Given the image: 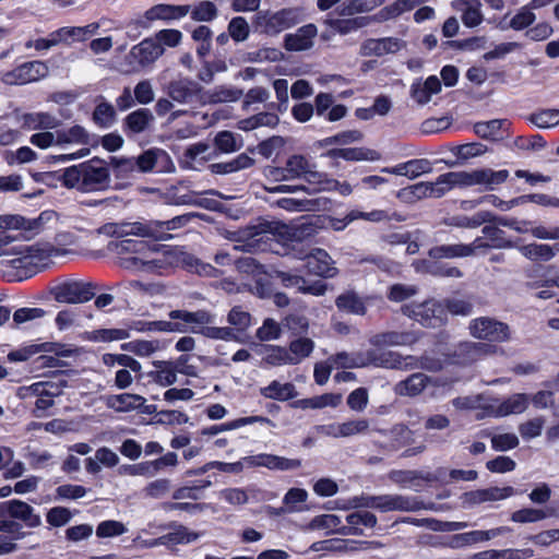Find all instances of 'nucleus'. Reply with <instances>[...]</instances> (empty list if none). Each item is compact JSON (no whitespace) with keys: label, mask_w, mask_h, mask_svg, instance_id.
I'll use <instances>...</instances> for the list:
<instances>
[{"label":"nucleus","mask_w":559,"mask_h":559,"mask_svg":"<svg viewBox=\"0 0 559 559\" xmlns=\"http://www.w3.org/2000/svg\"><path fill=\"white\" fill-rule=\"evenodd\" d=\"M61 182L64 187L80 192L103 191L109 186L110 171L103 159L92 158L66 168Z\"/></svg>","instance_id":"obj_1"},{"label":"nucleus","mask_w":559,"mask_h":559,"mask_svg":"<svg viewBox=\"0 0 559 559\" xmlns=\"http://www.w3.org/2000/svg\"><path fill=\"white\" fill-rule=\"evenodd\" d=\"M330 361L334 367L340 368H364L368 366L385 369L408 368L405 359L399 353L392 350L368 349L352 355L346 352H341L331 356Z\"/></svg>","instance_id":"obj_2"},{"label":"nucleus","mask_w":559,"mask_h":559,"mask_svg":"<svg viewBox=\"0 0 559 559\" xmlns=\"http://www.w3.org/2000/svg\"><path fill=\"white\" fill-rule=\"evenodd\" d=\"M192 218V214H183L175 216L167 221H150L134 222L122 224L114 234L119 236L135 235L140 237H148L156 240H167L173 236L168 233L187 225Z\"/></svg>","instance_id":"obj_3"},{"label":"nucleus","mask_w":559,"mask_h":559,"mask_svg":"<svg viewBox=\"0 0 559 559\" xmlns=\"http://www.w3.org/2000/svg\"><path fill=\"white\" fill-rule=\"evenodd\" d=\"M57 218L53 211H44L35 218H25L21 215L0 216V229L19 235L17 239H31L41 233L46 226Z\"/></svg>","instance_id":"obj_4"},{"label":"nucleus","mask_w":559,"mask_h":559,"mask_svg":"<svg viewBox=\"0 0 559 559\" xmlns=\"http://www.w3.org/2000/svg\"><path fill=\"white\" fill-rule=\"evenodd\" d=\"M165 49L152 37L145 38L134 45L124 57L123 72L136 73L154 64L164 53Z\"/></svg>","instance_id":"obj_5"},{"label":"nucleus","mask_w":559,"mask_h":559,"mask_svg":"<svg viewBox=\"0 0 559 559\" xmlns=\"http://www.w3.org/2000/svg\"><path fill=\"white\" fill-rule=\"evenodd\" d=\"M97 284L83 280H68L50 288V295L60 304H85L96 296Z\"/></svg>","instance_id":"obj_6"},{"label":"nucleus","mask_w":559,"mask_h":559,"mask_svg":"<svg viewBox=\"0 0 559 559\" xmlns=\"http://www.w3.org/2000/svg\"><path fill=\"white\" fill-rule=\"evenodd\" d=\"M302 21L299 8H285L273 13H260L257 16V27L266 35H277Z\"/></svg>","instance_id":"obj_7"},{"label":"nucleus","mask_w":559,"mask_h":559,"mask_svg":"<svg viewBox=\"0 0 559 559\" xmlns=\"http://www.w3.org/2000/svg\"><path fill=\"white\" fill-rule=\"evenodd\" d=\"M468 330L473 337L491 343H504L511 338L509 325L490 317L473 319Z\"/></svg>","instance_id":"obj_8"},{"label":"nucleus","mask_w":559,"mask_h":559,"mask_svg":"<svg viewBox=\"0 0 559 559\" xmlns=\"http://www.w3.org/2000/svg\"><path fill=\"white\" fill-rule=\"evenodd\" d=\"M403 313L426 328H439L447 321V312L442 302L428 300L421 304L404 306Z\"/></svg>","instance_id":"obj_9"},{"label":"nucleus","mask_w":559,"mask_h":559,"mask_svg":"<svg viewBox=\"0 0 559 559\" xmlns=\"http://www.w3.org/2000/svg\"><path fill=\"white\" fill-rule=\"evenodd\" d=\"M48 72V66L44 61L34 60L24 62L14 70L4 73L1 80L10 85L26 84L47 76Z\"/></svg>","instance_id":"obj_10"},{"label":"nucleus","mask_w":559,"mask_h":559,"mask_svg":"<svg viewBox=\"0 0 559 559\" xmlns=\"http://www.w3.org/2000/svg\"><path fill=\"white\" fill-rule=\"evenodd\" d=\"M0 518H11L22 521L27 527H38L41 525V518L35 513V510L28 503L13 499L0 502Z\"/></svg>","instance_id":"obj_11"},{"label":"nucleus","mask_w":559,"mask_h":559,"mask_svg":"<svg viewBox=\"0 0 559 559\" xmlns=\"http://www.w3.org/2000/svg\"><path fill=\"white\" fill-rule=\"evenodd\" d=\"M166 92L170 99L190 104L201 99L202 86L190 78L180 76L168 83Z\"/></svg>","instance_id":"obj_12"},{"label":"nucleus","mask_w":559,"mask_h":559,"mask_svg":"<svg viewBox=\"0 0 559 559\" xmlns=\"http://www.w3.org/2000/svg\"><path fill=\"white\" fill-rule=\"evenodd\" d=\"M425 503L416 497L403 495H380L377 496L376 510L380 512H417L425 509Z\"/></svg>","instance_id":"obj_13"},{"label":"nucleus","mask_w":559,"mask_h":559,"mask_svg":"<svg viewBox=\"0 0 559 559\" xmlns=\"http://www.w3.org/2000/svg\"><path fill=\"white\" fill-rule=\"evenodd\" d=\"M296 258L305 260V269L308 273L322 276L333 277L336 274V267L329 253L323 249H313L310 253H297Z\"/></svg>","instance_id":"obj_14"},{"label":"nucleus","mask_w":559,"mask_h":559,"mask_svg":"<svg viewBox=\"0 0 559 559\" xmlns=\"http://www.w3.org/2000/svg\"><path fill=\"white\" fill-rule=\"evenodd\" d=\"M509 177V171L492 170L490 168L475 169L473 171H464L465 186H483L486 190H493L497 186L502 185Z\"/></svg>","instance_id":"obj_15"},{"label":"nucleus","mask_w":559,"mask_h":559,"mask_svg":"<svg viewBox=\"0 0 559 559\" xmlns=\"http://www.w3.org/2000/svg\"><path fill=\"white\" fill-rule=\"evenodd\" d=\"M249 467H266L272 471H293L301 466L298 459H288L270 453H259L247 456Z\"/></svg>","instance_id":"obj_16"},{"label":"nucleus","mask_w":559,"mask_h":559,"mask_svg":"<svg viewBox=\"0 0 559 559\" xmlns=\"http://www.w3.org/2000/svg\"><path fill=\"white\" fill-rule=\"evenodd\" d=\"M405 47V41L396 37L370 38L362 43L360 55L364 57H382L395 53Z\"/></svg>","instance_id":"obj_17"},{"label":"nucleus","mask_w":559,"mask_h":559,"mask_svg":"<svg viewBox=\"0 0 559 559\" xmlns=\"http://www.w3.org/2000/svg\"><path fill=\"white\" fill-rule=\"evenodd\" d=\"M318 35V28L309 23L299 27L295 33L286 34L284 47L287 51H304L313 47V40Z\"/></svg>","instance_id":"obj_18"},{"label":"nucleus","mask_w":559,"mask_h":559,"mask_svg":"<svg viewBox=\"0 0 559 559\" xmlns=\"http://www.w3.org/2000/svg\"><path fill=\"white\" fill-rule=\"evenodd\" d=\"M168 316L171 320H178L177 323H182L185 325V332L189 329L193 333H200L202 328L213 322V316L205 310L194 312L171 310Z\"/></svg>","instance_id":"obj_19"},{"label":"nucleus","mask_w":559,"mask_h":559,"mask_svg":"<svg viewBox=\"0 0 559 559\" xmlns=\"http://www.w3.org/2000/svg\"><path fill=\"white\" fill-rule=\"evenodd\" d=\"M451 7L461 14L462 23L466 27H477L484 21L480 0H453Z\"/></svg>","instance_id":"obj_20"},{"label":"nucleus","mask_w":559,"mask_h":559,"mask_svg":"<svg viewBox=\"0 0 559 559\" xmlns=\"http://www.w3.org/2000/svg\"><path fill=\"white\" fill-rule=\"evenodd\" d=\"M416 336L409 332L386 331L372 335L369 344L374 350H383L384 347L408 346L416 342Z\"/></svg>","instance_id":"obj_21"},{"label":"nucleus","mask_w":559,"mask_h":559,"mask_svg":"<svg viewBox=\"0 0 559 559\" xmlns=\"http://www.w3.org/2000/svg\"><path fill=\"white\" fill-rule=\"evenodd\" d=\"M388 477L391 481L403 488L411 487L415 490H418V487L421 486V481L432 483L438 479V476L432 473L403 469H393L388 474Z\"/></svg>","instance_id":"obj_22"},{"label":"nucleus","mask_w":559,"mask_h":559,"mask_svg":"<svg viewBox=\"0 0 559 559\" xmlns=\"http://www.w3.org/2000/svg\"><path fill=\"white\" fill-rule=\"evenodd\" d=\"M456 187L466 188L464 170L442 174L436 179V181L429 182L430 198L439 199Z\"/></svg>","instance_id":"obj_23"},{"label":"nucleus","mask_w":559,"mask_h":559,"mask_svg":"<svg viewBox=\"0 0 559 559\" xmlns=\"http://www.w3.org/2000/svg\"><path fill=\"white\" fill-rule=\"evenodd\" d=\"M322 156L331 159L343 158L348 162H374L381 158L377 151L365 147L331 148L323 153Z\"/></svg>","instance_id":"obj_24"},{"label":"nucleus","mask_w":559,"mask_h":559,"mask_svg":"<svg viewBox=\"0 0 559 559\" xmlns=\"http://www.w3.org/2000/svg\"><path fill=\"white\" fill-rule=\"evenodd\" d=\"M19 253L23 255L11 261L12 266L17 270L26 269L32 264V260L34 258L43 260L56 255L58 253V249L51 245H33L20 250Z\"/></svg>","instance_id":"obj_25"},{"label":"nucleus","mask_w":559,"mask_h":559,"mask_svg":"<svg viewBox=\"0 0 559 559\" xmlns=\"http://www.w3.org/2000/svg\"><path fill=\"white\" fill-rule=\"evenodd\" d=\"M441 91V82L436 75H431L426 81L416 80L411 86V96L418 105H426L431 96Z\"/></svg>","instance_id":"obj_26"},{"label":"nucleus","mask_w":559,"mask_h":559,"mask_svg":"<svg viewBox=\"0 0 559 559\" xmlns=\"http://www.w3.org/2000/svg\"><path fill=\"white\" fill-rule=\"evenodd\" d=\"M367 298L361 297L355 290H346L335 299L336 308L345 313L365 316L367 313Z\"/></svg>","instance_id":"obj_27"},{"label":"nucleus","mask_w":559,"mask_h":559,"mask_svg":"<svg viewBox=\"0 0 559 559\" xmlns=\"http://www.w3.org/2000/svg\"><path fill=\"white\" fill-rule=\"evenodd\" d=\"M514 495L513 487H490L486 489H477L464 495L465 501L471 504H479L489 501H498Z\"/></svg>","instance_id":"obj_28"},{"label":"nucleus","mask_w":559,"mask_h":559,"mask_svg":"<svg viewBox=\"0 0 559 559\" xmlns=\"http://www.w3.org/2000/svg\"><path fill=\"white\" fill-rule=\"evenodd\" d=\"M480 245L477 243V240L473 245H441L431 248L428 252L431 259H453V258H464L474 254L476 248H479Z\"/></svg>","instance_id":"obj_29"},{"label":"nucleus","mask_w":559,"mask_h":559,"mask_svg":"<svg viewBox=\"0 0 559 559\" xmlns=\"http://www.w3.org/2000/svg\"><path fill=\"white\" fill-rule=\"evenodd\" d=\"M145 399L139 394L121 393L105 399L106 406L118 413L135 411L144 405Z\"/></svg>","instance_id":"obj_30"},{"label":"nucleus","mask_w":559,"mask_h":559,"mask_svg":"<svg viewBox=\"0 0 559 559\" xmlns=\"http://www.w3.org/2000/svg\"><path fill=\"white\" fill-rule=\"evenodd\" d=\"M424 0H395L389 5H385L379 10L374 15L373 20L377 22H386L395 20L406 12H411L416 7L423 3Z\"/></svg>","instance_id":"obj_31"},{"label":"nucleus","mask_w":559,"mask_h":559,"mask_svg":"<svg viewBox=\"0 0 559 559\" xmlns=\"http://www.w3.org/2000/svg\"><path fill=\"white\" fill-rule=\"evenodd\" d=\"M22 128L26 130L57 129L61 121L48 112H27L21 117Z\"/></svg>","instance_id":"obj_32"},{"label":"nucleus","mask_w":559,"mask_h":559,"mask_svg":"<svg viewBox=\"0 0 559 559\" xmlns=\"http://www.w3.org/2000/svg\"><path fill=\"white\" fill-rule=\"evenodd\" d=\"M190 12V5L156 4L150 8L144 17L147 21L176 20L186 16Z\"/></svg>","instance_id":"obj_33"},{"label":"nucleus","mask_w":559,"mask_h":559,"mask_svg":"<svg viewBox=\"0 0 559 559\" xmlns=\"http://www.w3.org/2000/svg\"><path fill=\"white\" fill-rule=\"evenodd\" d=\"M99 28V24L94 22L85 26H64L58 28L62 44L70 45L75 41H84L94 36Z\"/></svg>","instance_id":"obj_34"},{"label":"nucleus","mask_w":559,"mask_h":559,"mask_svg":"<svg viewBox=\"0 0 559 559\" xmlns=\"http://www.w3.org/2000/svg\"><path fill=\"white\" fill-rule=\"evenodd\" d=\"M155 370L148 372V377L160 386H169L177 381V367L173 361H153Z\"/></svg>","instance_id":"obj_35"},{"label":"nucleus","mask_w":559,"mask_h":559,"mask_svg":"<svg viewBox=\"0 0 559 559\" xmlns=\"http://www.w3.org/2000/svg\"><path fill=\"white\" fill-rule=\"evenodd\" d=\"M430 378L421 372L413 373L395 385V392L402 396H416L428 385Z\"/></svg>","instance_id":"obj_36"},{"label":"nucleus","mask_w":559,"mask_h":559,"mask_svg":"<svg viewBox=\"0 0 559 559\" xmlns=\"http://www.w3.org/2000/svg\"><path fill=\"white\" fill-rule=\"evenodd\" d=\"M155 148H150L143 152L135 158H120L115 159L116 166L122 169H138L141 173H148L154 170Z\"/></svg>","instance_id":"obj_37"},{"label":"nucleus","mask_w":559,"mask_h":559,"mask_svg":"<svg viewBox=\"0 0 559 559\" xmlns=\"http://www.w3.org/2000/svg\"><path fill=\"white\" fill-rule=\"evenodd\" d=\"M502 530L503 528L499 527V528H493V530H489V531H472V532L456 534L452 537L451 545H452V547L460 548V547L481 543L485 540H489V539L495 538L498 535H500L502 533Z\"/></svg>","instance_id":"obj_38"},{"label":"nucleus","mask_w":559,"mask_h":559,"mask_svg":"<svg viewBox=\"0 0 559 559\" xmlns=\"http://www.w3.org/2000/svg\"><path fill=\"white\" fill-rule=\"evenodd\" d=\"M57 145H87L90 143L88 132L79 124L69 129L56 131Z\"/></svg>","instance_id":"obj_39"},{"label":"nucleus","mask_w":559,"mask_h":559,"mask_svg":"<svg viewBox=\"0 0 559 559\" xmlns=\"http://www.w3.org/2000/svg\"><path fill=\"white\" fill-rule=\"evenodd\" d=\"M260 394L270 400L287 401L294 399L297 391L293 383H281L274 380L267 386L261 388Z\"/></svg>","instance_id":"obj_40"},{"label":"nucleus","mask_w":559,"mask_h":559,"mask_svg":"<svg viewBox=\"0 0 559 559\" xmlns=\"http://www.w3.org/2000/svg\"><path fill=\"white\" fill-rule=\"evenodd\" d=\"M153 119L154 117L150 109L140 108L124 118V127L130 133H141L147 129Z\"/></svg>","instance_id":"obj_41"},{"label":"nucleus","mask_w":559,"mask_h":559,"mask_svg":"<svg viewBox=\"0 0 559 559\" xmlns=\"http://www.w3.org/2000/svg\"><path fill=\"white\" fill-rule=\"evenodd\" d=\"M304 179L310 186V188H308L310 190V193L322 192V191L328 192L330 186L334 185L333 178H331L325 173L318 171L316 169V165L311 164V163L308 166V170H307Z\"/></svg>","instance_id":"obj_42"},{"label":"nucleus","mask_w":559,"mask_h":559,"mask_svg":"<svg viewBox=\"0 0 559 559\" xmlns=\"http://www.w3.org/2000/svg\"><path fill=\"white\" fill-rule=\"evenodd\" d=\"M384 2L385 0H347L338 8V14L341 16H352L358 13H368Z\"/></svg>","instance_id":"obj_43"},{"label":"nucleus","mask_w":559,"mask_h":559,"mask_svg":"<svg viewBox=\"0 0 559 559\" xmlns=\"http://www.w3.org/2000/svg\"><path fill=\"white\" fill-rule=\"evenodd\" d=\"M342 402V395L338 393H324L322 395L302 399L297 401L296 405L300 408L321 409L324 407H337Z\"/></svg>","instance_id":"obj_44"},{"label":"nucleus","mask_w":559,"mask_h":559,"mask_svg":"<svg viewBox=\"0 0 559 559\" xmlns=\"http://www.w3.org/2000/svg\"><path fill=\"white\" fill-rule=\"evenodd\" d=\"M314 349V342L307 337H299L289 343L287 348L292 365L300 364L305 358L309 357Z\"/></svg>","instance_id":"obj_45"},{"label":"nucleus","mask_w":559,"mask_h":559,"mask_svg":"<svg viewBox=\"0 0 559 559\" xmlns=\"http://www.w3.org/2000/svg\"><path fill=\"white\" fill-rule=\"evenodd\" d=\"M262 360L270 366L292 365L286 347L267 345L261 350Z\"/></svg>","instance_id":"obj_46"},{"label":"nucleus","mask_w":559,"mask_h":559,"mask_svg":"<svg viewBox=\"0 0 559 559\" xmlns=\"http://www.w3.org/2000/svg\"><path fill=\"white\" fill-rule=\"evenodd\" d=\"M333 31L341 35H346L352 32H355L359 28H362L368 25L369 19L365 16L360 17H352L344 20H328L325 22Z\"/></svg>","instance_id":"obj_47"},{"label":"nucleus","mask_w":559,"mask_h":559,"mask_svg":"<svg viewBox=\"0 0 559 559\" xmlns=\"http://www.w3.org/2000/svg\"><path fill=\"white\" fill-rule=\"evenodd\" d=\"M508 124L507 120L503 119H493L484 122H477L474 124L475 133L487 140H498L503 127Z\"/></svg>","instance_id":"obj_48"},{"label":"nucleus","mask_w":559,"mask_h":559,"mask_svg":"<svg viewBox=\"0 0 559 559\" xmlns=\"http://www.w3.org/2000/svg\"><path fill=\"white\" fill-rule=\"evenodd\" d=\"M310 160L304 155H292L285 163L284 171L288 180L305 178Z\"/></svg>","instance_id":"obj_49"},{"label":"nucleus","mask_w":559,"mask_h":559,"mask_svg":"<svg viewBox=\"0 0 559 559\" xmlns=\"http://www.w3.org/2000/svg\"><path fill=\"white\" fill-rule=\"evenodd\" d=\"M520 252L532 261H549L555 257L554 247L543 243H530L519 248Z\"/></svg>","instance_id":"obj_50"},{"label":"nucleus","mask_w":559,"mask_h":559,"mask_svg":"<svg viewBox=\"0 0 559 559\" xmlns=\"http://www.w3.org/2000/svg\"><path fill=\"white\" fill-rule=\"evenodd\" d=\"M122 349L132 352L133 354L147 357L154 354L155 352L162 348V343L157 340L154 341H145V340H135L126 344H122Z\"/></svg>","instance_id":"obj_51"},{"label":"nucleus","mask_w":559,"mask_h":559,"mask_svg":"<svg viewBox=\"0 0 559 559\" xmlns=\"http://www.w3.org/2000/svg\"><path fill=\"white\" fill-rule=\"evenodd\" d=\"M452 225L464 228H476L484 223L495 222V215L489 211H480L473 216H455L452 218Z\"/></svg>","instance_id":"obj_52"},{"label":"nucleus","mask_w":559,"mask_h":559,"mask_svg":"<svg viewBox=\"0 0 559 559\" xmlns=\"http://www.w3.org/2000/svg\"><path fill=\"white\" fill-rule=\"evenodd\" d=\"M527 401L525 394H513L499 405L497 413L500 416L523 413L527 407Z\"/></svg>","instance_id":"obj_53"},{"label":"nucleus","mask_w":559,"mask_h":559,"mask_svg":"<svg viewBox=\"0 0 559 559\" xmlns=\"http://www.w3.org/2000/svg\"><path fill=\"white\" fill-rule=\"evenodd\" d=\"M528 120L540 129L554 128L559 124V110L543 109L532 114Z\"/></svg>","instance_id":"obj_54"},{"label":"nucleus","mask_w":559,"mask_h":559,"mask_svg":"<svg viewBox=\"0 0 559 559\" xmlns=\"http://www.w3.org/2000/svg\"><path fill=\"white\" fill-rule=\"evenodd\" d=\"M346 522L353 526L352 533L355 535H360L362 532L358 530L356 526L364 525L367 527H374L377 525V516L368 511H359L350 513L346 516Z\"/></svg>","instance_id":"obj_55"},{"label":"nucleus","mask_w":559,"mask_h":559,"mask_svg":"<svg viewBox=\"0 0 559 559\" xmlns=\"http://www.w3.org/2000/svg\"><path fill=\"white\" fill-rule=\"evenodd\" d=\"M173 532L168 533L169 544L171 545H186L195 542L201 534L189 531L188 527L181 524H171Z\"/></svg>","instance_id":"obj_56"},{"label":"nucleus","mask_w":559,"mask_h":559,"mask_svg":"<svg viewBox=\"0 0 559 559\" xmlns=\"http://www.w3.org/2000/svg\"><path fill=\"white\" fill-rule=\"evenodd\" d=\"M215 146L223 153H233L242 147V141L237 140L230 131H221L214 139Z\"/></svg>","instance_id":"obj_57"},{"label":"nucleus","mask_w":559,"mask_h":559,"mask_svg":"<svg viewBox=\"0 0 559 559\" xmlns=\"http://www.w3.org/2000/svg\"><path fill=\"white\" fill-rule=\"evenodd\" d=\"M227 321L235 328V332H243L251 325V314L241 306H235L230 309Z\"/></svg>","instance_id":"obj_58"},{"label":"nucleus","mask_w":559,"mask_h":559,"mask_svg":"<svg viewBox=\"0 0 559 559\" xmlns=\"http://www.w3.org/2000/svg\"><path fill=\"white\" fill-rule=\"evenodd\" d=\"M126 269L143 272H156L162 267L163 262L159 260H145L140 257H130L122 260Z\"/></svg>","instance_id":"obj_59"},{"label":"nucleus","mask_w":559,"mask_h":559,"mask_svg":"<svg viewBox=\"0 0 559 559\" xmlns=\"http://www.w3.org/2000/svg\"><path fill=\"white\" fill-rule=\"evenodd\" d=\"M93 119L102 127H110L116 119V110L109 103H99L93 112Z\"/></svg>","instance_id":"obj_60"},{"label":"nucleus","mask_w":559,"mask_h":559,"mask_svg":"<svg viewBox=\"0 0 559 559\" xmlns=\"http://www.w3.org/2000/svg\"><path fill=\"white\" fill-rule=\"evenodd\" d=\"M217 16V8L212 1H201L191 11V19L198 22H210Z\"/></svg>","instance_id":"obj_61"},{"label":"nucleus","mask_w":559,"mask_h":559,"mask_svg":"<svg viewBox=\"0 0 559 559\" xmlns=\"http://www.w3.org/2000/svg\"><path fill=\"white\" fill-rule=\"evenodd\" d=\"M227 29H228L229 36L235 41H238V43L245 41L249 37V34H250L249 24L246 21V19L242 16L233 17L230 20V22L228 23Z\"/></svg>","instance_id":"obj_62"},{"label":"nucleus","mask_w":559,"mask_h":559,"mask_svg":"<svg viewBox=\"0 0 559 559\" xmlns=\"http://www.w3.org/2000/svg\"><path fill=\"white\" fill-rule=\"evenodd\" d=\"M349 409L361 413L369 404V393L366 388H357L352 391L346 400Z\"/></svg>","instance_id":"obj_63"},{"label":"nucleus","mask_w":559,"mask_h":559,"mask_svg":"<svg viewBox=\"0 0 559 559\" xmlns=\"http://www.w3.org/2000/svg\"><path fill=\"white\" fill-rule=\"evenodd\" d=\"M171 488L170 480L167 478H158L150 481L143 489L145 497L152 499H160L165 497Z\"/></svg>","instance_id":"obj_64"}]
</instances>
